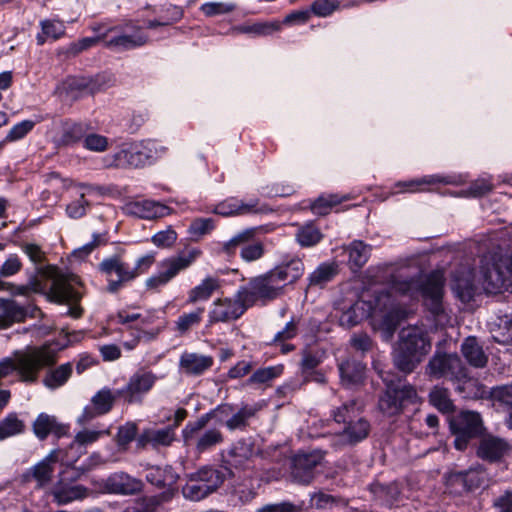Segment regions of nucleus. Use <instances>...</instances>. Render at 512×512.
Wrapping results in <instances>:
<instances>
[{
    "label": "nucleus",
    "instance_id": "c85d7f7f",
    "mask_svg": "<svg viewBox=\"0 0 512 512\" xmlns=\"http://www.w3.org/2000/svg\"><path fill=\"white\" fill-rule=\"evenodd\" d=\"M128 211L139 218L153 219L168 215L170 209L156 201L143 200L132 203L128 206Z\"/></svg>",
    "mask_w": 512,
    "mask_h": 512
},
{
    "label": "nucleus",
    "instance_id": "f3484780",
    "mask_svg": "<svg viewBox=\"0 0 512 512\" xmlns=\"http://www.w3.org/2000/svg\"><path fill=\"white\" fill-rule=\"evenodd\" d=\"M323 459L324 453L320 450L297 454L293 459L292 479L300 484H309L314 478V469Z\"/></svg>",
    "mask_w": 512,
    "mask_h": 512
},
{
    "label": "nucleus",
    "instance_id": "4be33fe9",
    "mask_svg": "<svg viewBox=\"0 0 512 512\" xmlns=\"http://www.w3.org/2000/svg\"><path fill=\"white\" fill-rule=\"evenodd\" d=\"M33 431L40 440L46 439L49 434L61 438L68 434L69 425L58 422L55 416L40 413L33 423Z\"/></svg>",
    "mask_w": 512,
    "mask_h": 512
},
{
    "label": "nucleus",
    "instance_id": "a878e982",
    "mask_svg": "<svg viewBox=\"0 0 512 512\" xmlns=\"http://www.w3.org/2000/svg\"><path fill=\"white\" fill-rule=\"evenodd\" d=\"M341 382L347 388H352L363 383L365 378V365L355 359H347L339 364Z\"/></svg>",
    "mask_w": 512,
    "mask_h": 512
},
{
    "label": "nucleus",
    "instance_id": "c03bdc74",
    "mask_svg": "<svg viewBox=\"0 0 512 512\" xmlns=\"http://www.w3.org/2000/svg\"><path fill=\"white\" fill-rule=\"evenodd\" d=\"M348 252L350 265L359 269L368 261L371 254V246L360 240H355L349 245Z\"/></svg>",
    "mask_w": 512,
    "mask_h": 512
},
{
    "label": "nucleus",
    "instance_id": "680f3d73",
    "mask_svg": "<svg viewBox=\"0 0 512 512\" xmlns=\"http://www.w3.org/2000/svg\"><path fill=\"white\" fill-rule=\"evenodd\" d=\"M341 199L337 195H322L311 205V210L316 215H326L330 209L339 204Z\"/></svg>",
    "mask_w": 512,
    "mask_h": 512
},
{
    "label": "nucleus",
    "instance_id": "6e6d98bb",
    "mask_svg": "<svg viewBox=\"0 0 512 512\" xmlns=\"http://www.w3.org/2000/svg\"><path fill=\"white\" fill-rule=\"evenodd\" d=\"M117 396L109 388H103L92 397L91 404L98 413L106 414L112 409Z\"/></svg>",
    "mask_w": 512,
    "mask_h": 512
},
{
    "label": "nucleus",
    "instance_id": "2eb2a0df",
    "mask_svg": "<svg viewBox=\"0 0 512 512\" xmlns=\"http://www.w3.org/2000/svg\"><path fill=\"white\" fill-rule=\"evenodd\" d=\"M157 380L156 374L141 368L130 376L127 384L117 391V395L122 396L127 403H141Z\"/></svg>",
    "mask_w": 512,
    "mask_h": 512
},
{
    "label": "nucleus",
    "instance_id": "1a4fd4ad",
    "mask_svg": "<svg viewBox=\"0 0 512 512\" xmlns=\"http://www.w3.org/2000/svg\"><path fill=\"white\" fill-rule=\"evenodd\" d=\"M201 255L197 248L189 249L177 256L169 257L163 260L159 266V272L146 280V286L150 289H156L166 285L181 271L190 267Z\"/></svg>",
    "mask_w": 512,
    "mask_h": 512
},
{
    "label": "nucleus",
    "instance_id": "052dcab7",
    "mask_svg": "<svg viewBox=\"0 0 512 512\" xmlns=\"http://www.w3.org/2000/svg\"><path fill=\"white\" fill-rule=\"evenodd\" d=\"M36 121L23 120L13 125L6 134V141L16 142L25 138L35 127Z\"/></svg>",
    "mask_w": 512,
    "mask_h": 512
},
{
    "label": "nucleus",
    "instance_id": "6ab92c4d",
    "mask_svg": "<svg viewBox=\"0 0 512 512\" xmlns=\"http://www.w3.org/2000/svg\"><path fill=\"white\" fill-rule=\"evenodd\" d=\"M106 492L118 495H134L143 488V482L125 472H115L104 481Z\"/></svg>",
    "mask_w": 512,
    "mask_h": 512
},
{
    "label": "nucleus",
    "instance_id": "13d9d810",
    "mask_svg": "<svg viewBox=\"0 0 512 512\" xmlns=\"http://www.w3.org/2000/svg\"><path fill=\"white\" fill-rule=\"evenodd\" d=\"M214 228L215 222L212 218H196L191 222L188 233L192 239L198 240L211 233Z\"/></svg>",
    "mask_w": 512,
    "mask_h": 512
},
{
    "label": "nucleus",
    "instance_id": "58836bf2",
    "mask_svg": "<svg viewBox=\"0 0 512 512\" xmlns=\"http://www.w3.org/2000/svg\"><path fill=\"white\" fill-rule=\"evenodd\" d=\"M177 478V474L170 466L164 468L158 466L151 467L146 474L147 481L157 487H170L176 483Z\"/></svg>",
    "mask_w": 512,
    "mask_h": 512
},
{
    "label": "nucleus",
    "instance_id": "0e129e2a",
    "mask_svg": "<svg viewBox=\"0 0 512 512\" xmlns=\"http://www.w3.org/2000/svg\"><path fill=\"white\" fill-rule=\"evenodd\" d=\"M236 5L226 2H207L201 5V12L207 17H214L218 15L228 14L234 11Z\"/></svg>",
    "mask_w": 512,
    "mask_h": 512
},
{
    "label": "nucleus",
    "instance_id": "f257e3e1",
    "mask_svg": "<svg viewBox=\"0 0 512 512\" xmlns=\"http://www.w3.org/2000/svg\"><path fill=\"white\" fill-rule=\"evenodd\" d=\"M478 285L488 293H496L503 288L512 292V254L503 257L497 250L483 255L478 276L464 267L453 274L452 289L462 302L473 299Z\"/></svg>",
    "mask_w": 512,
    "mask_h": 512
},
{
    "label": "nucleus",
    "instance_id": "bf43d9fd",
    "mask_svg": "<svg viewBox=\"0 0 512 512\" xmlns=\"http://www.w3.org/2000/svg\"><path fill=\"white\" fill-rule=\"evenodd\" d=\"M282 365L269 366L256 370L248 379L249 384H265L281 375Z\"/></svg>",
    "mask_w": 512,
    "mask_h": 512
},
{
    "label": "nucleus",
    "instance_id": "7c9ffc66",
    "mask_svg": "<svg viewBox=\"0 0 512 512\" xmlns=\"http://www.w3.org/2000/svg\"><path fill=\"white\" fill-rule=\"evenodd\" d=\"M218 407L229 408V412L224 416V420L217 422L224 424L230 431L244 429L248 424V420L254 416L256 411L254 408L248 406L242 407L237 412H233V407L228 404L219 405Z\"/></svg>",
    "mask_w": 512,
    "mask_h": 512
},
{
    "label": "nucleus",
    "instance_id": "338daca9",
    "mask_svg": "<svg viewBox=\"0 0 512 512\" xmlns=\"http://www.w3.org/2000/svg\"><path fill=\"white\" fill-rule=\"evenodd\" d=\"M83 145L93 152H104L108 148V139L100 134L91 133L85 136Z\"/></svg>",
    "mask_w": 512,
    "mask_h": 512
},
{
    "label": "nucleus",
    "instance_id": "2f4dec72",
    "mask_svg": "<svg viewBox=\"0 0 512 512\" xmlns=\"http://www.w3.org/2000/svg\"><path fill=\"white\" fill-rule=\"evenodd\" d=\"M220 288V280L216 277H205L198 285L188 292L187 303L195 304L207 301Z\"/></svg>",
    "mask_w": 512,
    "mask_h": 512
},
{
    "label": "nucleus",
    "instance_id": "4c0bfd02",
    "mask_svg": "<svg viewBox=\"0 0 512 512\" xmlns=\"http://www.w3.org/2000/svg\"><path fill=\"white\" fill-rule=\"evenodd\" d=\"M39 25L41 32L36 35L38 45H43L48 39L58 40L65 34L66 27L58 19H44Z\"/></svg>",
    "mask_w": 512,
    "mask_h": 512
},
{
    "label": "nucleus",
    "instance_id": "b1692460",
    "mask_svg": "<svg viewBox=\"0 0 512 512\" xmlns=\"http://www.w3.org/2000/svg\"><path fill=\"white\" fill-rule=\"evenodd\" d=\"M175 440V430L172 427L161 429L149 428L144 430L137 438V444L140 447L147 445L153 448L170 446Z\"/></svg>",
    "mask_w": 512,
    "mask_h": 512
},
{
    "label": "nucleus",
    "instance_id": "5fc2aeb1",
    "mask_svg": "<svg viewBox=\"0 0 512 512\" xmlns=\"http://www.w3.org/2000/svg\"><path fill=\"white\" fill-rule=\"evenodd\" d=\"M255 234V228H248L237 233L231 239L222 244L223 252L228 255L234 254L238 247H243L245 244L249 243L254 238Z\"/></svg>",
    "mask_w": 512,
    "mask_h": 512
},
{
    "label": "nucleus",
    "instance_id": "ea45409f",
    "mask_svg": "<svg viewBox=\"0 0 512 512\" xmlns=\"http://www.w3.org/2000/svg\"><path fill=\"white\" fill-rule=\"evenodd\" d=\"M72 375V365L65 363L59 367L49 370L43 378L45 387L55 390L63 386Z\"/></svg>",
    "mask_w": 512,
    "mask_h": 512
},
{
    "label": "nucleus",
    "instance_id": "473e14b6",
    "mask_svg": "<svg viewBox=\"0 0 512 512\" xmlns=\"http://www.w3.org/2000/svg\"><path fill=\"white\" fill-rule=\"evenodd\" d=\"M466 361L473 367L482 368L487 364L488 357L475 337H468L461 345Z\"/></svg>",
    "mask_w": 512,
    "mask_h": 512
},
{
    "label": "nucleus",
    "instance_id": "0eeeda50",
    "mask_svg": "<svg viewBox=\"0 0 512 512\" xmlns=\"http://www.w3.org/2000/svg\"><path fill=\"white\" fill-rule=\"evenodd\" d=\"M167 148L157 140H143L141 142L125 144L114 154L105 157L109 167L139 168L150 165L162 158Z\"/></svg>",
    "mask_w": 512,
    "mask_h": 512
},
{
    "label": "nucleus",
    "instance_id": "49530a36",
    "mask_svg": "<svg viewBox=\"0 0 512 512\" xmlns=\"http://www.w3.org/2000/svg\"><path fill=\"white\" fill-rule=\"evenodd\" d=\"M203 314L204 308L199 307L194 311L180 315L175 322V328L177 332L181 335H184L192 328L198 326L202 321Z\"/></svg>",
    "mask_w": 512,
    "mask_h": 512
},
{
    "label": "nucleus",
    "instance_id": "4468645a",
    "mask_svg": "<svg viewBox=\"0 0 512 512\" xmlns=\"http://www.w3.org/2000/svg\"><path fill=\"white\" fill-rule=\"evenodd\" d=\"M99 271L105 275L107 280V291L118 292L125 283L135 279V273L129 264L122 261L120 256L113 255L103 259L98 265Z\"/></svg>",
    "mask_w": 512,
    "mask_h": 512
},
{
    "label": "nucleus",
    "instance_id": "aec40b11",
    "mask_svg": "<svg viewBox=\"0 0 512 512\" xmlns=\"http://www.w3.org/2000/svg\"><path fill=\"white\" fill-rule=\"evenodd\" d=\"M370 431V424L364 417H359L355 421L344 424L342 432L336 435L335 446L341 447L353 445L364 440Z\"/></svg>",
    "mask_w": 512,
    "mask_h": 512
},
{
    "label": "nucleus",
    "instance_id": "cd10ccee",
    "mask_svg": "<svg viewBox=\"0 0 512 512\" xmlns=\"http://www.w3.org/2000/svg\"><path fill=\"white\" fill-rule=\"evenodd\" d=\"M179 365L187 374L200 375L213 365V358L208 355L185 352L180 357Z\"/></svg>",
    "mask_w": 512,
    "mask_h": 512
},
{
    "label": "nucleus",
    "instance_id": "7ed1b4c3",
    "mask_svg": "<svg viewBox=\"0 0 512 512\" xmlns=\"http://www.w3.org/2000/svg\"><path fill=\"white\" fill-rule=\"evenodd\" d=\"M47 276L51 278L52 283L47 292L41 282L37 279L31 280L26 285H15L11 283L9 294L11 296H28L30 293H44L47 298L55 303L67 304L69 306L68 314L73 318L81 317L83 309L79 306L82 293L74 285L80 284L78 276L74 274H64L56 268H52Z\"/></svg>",
    "mask_w": 512,
    "mask_h": 512
},
{
    "label": "nucleus",
    "instance_id": "9d476101",
    "mask_svg": "<svg viewBox=\"0 0 512 512\" xmlns=\"http://www.w3.org/2000/svg\"><path fill=\"white\" fill-rule=\"evenodd\" d=\"M387 385L384 395L379 399V409L387 416H394L401 412L406 402L413 403L417 397L416 390L401 380L394 383L388 375L381 374Z\"/></svg>",
    "mask_w": 512,
    "mask_h": 512
},
{
    "label": "nucleus",
    "instance_id": "a19ab883",
    "mask_svg": "<svg viewBox=\"0 0 512 512\" xmlns=\"http://www.w3.org/2000/svg\"><path fill=\"white\" fill-rule=\"evenodd\" d=\"M363 406L357 400H350L343 403L340 407L333 411L332 415L337 423L347 424L362 417Z\"/></svg>",
    "mask_w": 512,
    "mask_h": 512
},
{
    "label": "nucleus",
    "instance_id": "412c9836",
    "mask_svg": "<svg viewBox=\"0 0 512 512\" xmlns=\"http://www.w3.org/2000/svg\"><path fill=\"white\" fill-rule=\"evenodd\" d=\"M509 451V444L502 438L487 435L480 439L477 456L488 462L500 461Z\"/></svg>",
    "mask_w": 512,
    "mask_h": 512
},
{
    "label": "nucleus",
    "instance_id": "6e6552de",
    "mask_svg": "<svg viewBox=\"0 0 512 512\" xmlns=\"http://www.w3.org/2000/svg\"><path fill=\"white\" fill-rule=\"evenodd\" d=\"M425 373L433 379L447 378L453 382H465L467 369L455 353L435 352L426 365Z\"/></svg>",
    "mask_w": 512,
    "mask_h": 512
},
{
    "label": "nucleus",
    "instance_id": "a211bd4d",
    "mask_svg": "<svg viewBox=\"0 0 512 512\" xmlns=\"http://www.w3.org/2000/svg\"><path fill=\"white\" fill-rule=\"evenodd\" d=\"M110 434L109 428L97 426L96 428H84L76 433L73 442L66 451L67 462H75L86 452V447L97 442L103 436Z\"/></svg>",
    "mask_w": 512,
    "mask_h": 512
},
{
    "label": "nucleus",
    "instance_id": "ddd939ff",
    "mask_svg": "<svg viewBox=\"0 0 512 512\" xmlns=\"http://www.w3.org/2000/svg\"><path fill=\"white\" fill-rule=\"evenodd\" d=\"M283 283H280L272 270L252 279L248 288H242L244 299L252 306L257 300L271 301L283 293Z\"/></svg>",
    "mask_w": 512,
    "mask_h": 512
},
{
    "label": "nucleus",
    "instance_id": "9b49d317",
    "mask_svg": "<svg viewBox=\"0 0 512 512\" xmlns=\"http://www.w3.org/2000/svg\"><path fill=\"white\" fill-rule=\"evenodd\" d=\"M450 430L457 450H465L470 440L482 432V419L479 413L461 411L449 420Z\"/></svg>",
    "mask_w": 512,
    "mask_h": 512
},
{
    "label": "nucleus",
    "instance_id": "5701e85b",
    "mask_svg": "<svg viewBox=\"0 0 512 512\" xmlns=\"http://www.w3.org/2000/svg\"><path fill=\"white\" fill-rule=\"evenodd\" d=\"M271 270L274 277H276L280 283H283V287H285L288 284H293L302 277L304 264L301 259L291 257L287 260H283Z\"/></svg>",
    "mask_w": 512,
    "mask_h": 512
},
{
    "label": "nucleus",
    "instance_id": "8fccbe9b",
    "mask_svg": "<svg viewBox=\"0 0 512 512\" xmlns=\"http://www.w3.org/2000/svg\"><path fill=\"white\" fill-rule=\"evenodd\" d=\"M63 188L66 190H77V193L83 194L85 198L88 196H103L108 192V189L104 186L76 182L72 179L63 180Z\"/></svg>",
    "mask_w": 512,
    "mask_h": 512
},
{
    "label": "nucleus",
    "instance_id": "69168bd1",
    "mask_svg": "<svg viewBox=\"0 0 512 512\" xmlns=\"http://www.w3.org/2000/svg\"><path fill=\"white\" fill-rule=\"evenodd\" d=\"M182 491L184 497L192 501H200L210 494L207 488L194 477L183 487Z\"/></svg>",
    "mask_w": 512,
    "mask_h": 512
},
{
    "label": "nucleus",
    "instance_id": "603ef678",
    "mask_svg": "<svg viewBox=\"0 0 512 512\" xmlns=\"http://www.w3.org/2000/svg\"><path fill=\"white\" fill-rule=\"evenodd\" d=\"M337 274V265L334 263H322L309 276L311 285L322 286L331 281Z\"/></svg>",
    "mask_w": 512,
    "mask_h": 512
},
{
    "label": "nucleus",
    "instance_id": "c9c22d12",
    "mask_svg": "<svg viewBox=\"0 0 512 512\" xmlns=\"http://www.w3.org/2000/svg\"><path fill=\"white\" fill-rule=\"evenodd\" d=\"M228 475L229 474L224 469L219 470L212 467H204L197 471L193 477L207 488L208 492L211 494L224 482Z\"/></svg>",
    "mask_w": 512,
    "mask_h": 512
},
{
    "label": "nucleus",
    "instance_id": "e433bc0d",
    "mask_svg": "<svg viewBox=\"0 0 512 512\" xmlns=\"http://www.w3.org/2000/svg\"><path fill=\"white\" fill-rule=\"evenodd\" d=\"M437 183L455 184L456 181L453 177L450 176L442 177L439 175H428L420 179L400 181L396 184V187L400 188L401 192H417L422 191V185H433Z\"/></svg>",
    "mask_w": 512,
    "mask_h": 512
},
{
    "label": "nucleus",
    "instance_id": "79ce46f5",
    "mask_svg": "<svg viewBox=\"0 0 512 512\" xmlns=\"http://www.w3.org/2000/svg\"><path fill=\"white\" fill-rule=\"evenodd\" d=\"M54 500L59 505H64L74 500H79L87 495V489L80 485L57 486L52 492Z\"/></svg>",
    "mask_w": 512,
    "mask_h": 512
},
{
    "label": "nucleus",
    "instance_id": "f8f14e48",
    "mask_svg": "<svg viewBox=\"0 0 512 512\" xmlns=\"http://www.w3.org/2000/svg\"><path fill=\"white\" fill-rule=\"evenodd\" d=\"M250 306V303L244 299L242 288L238 290L234 298L216 299L208 312V325L234 321L241 317Z\"/></svg>",
    "mask_w": 512,
    "mask_h": 512
},
{
    "label": "nucleus",
    "instance_id": "de8ad7c7",
    "mask_svg": "<svg viewBox=\"0 0 512 512\" xmlns=\"http://www.w3.org/2000/svg\"><path fill=\"white\" fill-rule=\"evenodd\" d=\"M73 191L75 198L66 205L65 213L70 219H80L87 214V211L91 207V202L88 198H85L83 194L77 193V190Z\"/></svg>",
    "mask_w": 512,
    "mask_h": 512
},
{
    "label": "nucleus",
    "instance_id": "09e8293b",
    "mask_svg": "<svg viewBox=\"0 0 512 512\" xmlns=\"http://www.w3.org/2000/svg\"><path fill=\"white\" fill-rule=\"evenodd\" d=\"M322 237L320 230L311 222L300 226L296 233V240L302 247L314 246Z\"/></svg>",
    "mask_w": 512,
    "mask_h": 512
},
{
    "label": "nucleus",
    "instance_id": "dca6fc26",
    "mask_svg": "<svg viewBox=\"0 0 512 512\" xmlns=\"http://www.w3.org/2000/svg\"><path fill=\"white\" fill-rule=\"evenodd\" d=\"M257 451L251 440H240L222 453L224 470L232 475V468L237 470L247 469L251 466L253 457Z\"/></svg>",
    "mask_w": 512,
    "mask_h": 512
},
{
    "label": "nucleus",
    "instance_id": "f03ea898",
    "mask_svg": "<svg viewBox=\"0 0 512 512\" xmlns=\"http://www.w3.org/2000/svg\"><path fill=\"white\" fill-rule=\"evenodd\" d=\"M411 310L402 307L392 299L388 292L377 294L373 301L360 299L349 309L344 311L339 318L341 326L350 328L359 324L366 318L371 319V325L382 333L385 340H389L401 320L408 317Z\"/></svg>",
    "mask_w": 512,
    "mask_h": 512
},
{
    "label": "nucleus",
    "instance_id": "20e7f679",
    "mask_svg": "<svg viewBox=\"0 0 512 512\" xmlns=\"http://www.w3.org/2000/svg\"><path fill=\"white\" fill-rule=\"evenodd\" d=\"M443 286L444 277L441 272L404 279L393 276L391 279L393 291L408 296L410 299H417L421 295L425 305L435 316H440L444 311L442 304Z\"/></svg>",
    "mask_w": 512,
    "mask_h": 512
},
{
    "label": "nucleus",
    "instance_id": "37998d69",
    "mask_svg": "<svg viewBox=\"0 0 512 512\" xmlns=\"http://www.w3.org/2000/svg\"><path fill=\"white\" fill-rule=\"evenodd\" d=\"M282 23L279 21L256 22L252 24H243L236 28L240 33L251 34L254 36H268L281 30Z\"/></svg>",
    "mask_w": 512,
    "mask_h": 512
},
{
    "label": "nucleus",
    "instance_id": "39448f33",
    "mask_svg": "<svg viewBox=\"0 0 512 512\" xmlns=\"http://www.w3.org/2000/svg\"><path fill=\"white\" fill-rule=\"evenodd\" d=\"M431 346V339L423 325L403 328L393 352L395 366L404 373H411L430 352Z\"/></svg>",
    "mask_w": 512,
    "mask_h": 512
},
{
    "label": "nucleus",
    "instance_id": "393cba45",
    "mask_svg": "<svg viewBox=\"0 0 512 512\" xmlns=\"http://www.w3.org/2000/svg\"><path fill=\"white\" fill-rule=\"evenodd\" d=\"M257 205L258 200L256 199L244 202L237 198H228L217 204L213 209V212L224 217L244 215L258 212Z\"/></svg>",
    "mask_w": 512,
    "mask_h": 512
},
{
    "label": "nucleus",
    "instance_id": "4d7b16f0",
    "mask_svg": "<svg viewBox=\"0 0 512 512\" xmlns=\"http://www.w3.org/2000/svg\"><path fill=\"white\" fill-rule=\"evenodd\" d=\"M497 329L493 330V338L502 344H512V315L498 318Z\"/></svg>",
    "mask_w": 512,
    "mask_h": 512
},
{
    "label": "nucleus",
    "instance_id": "423d86ee",
    "mask_svg": "<svg viewBox=\"0 0 512 512\" xmlns=\"http://www.w3.org/2000/svg\"><path fill=\"white\" fill-rule=\"evenodd\" d=\"M228 407H216L201 415L196 421L188 422L182 429V438L187 448L193 449L197 454L208 452L224 442V435L219 428H206L208 422L224 420L229 412Z\"/></svg>",
    "mask_w": 512,
    "mask_h": 512
},
{
    "label": "nucleus",
    "instance_id": "774afa93",
    "mask_svg": "<svg viewBox=\"0 0 512 512\" xmlns=\"http://www.w3.org/2000/svg\"><path fill=\"white\" fill-rule=\"evenodd\" d=\"M491 395L494 400L506 406L509 412H512V384L493 388Z\"/></svg>",
    "mask_w": 512,
    "mask_h": 512
},
{
    "label": "nucleus",
    "instance_id": "72a5a7b5",
    "mask_svg": "<svg viewBox=\"0 0 512 512\" xmlns=\"http://www.w3.org/2000/svg\"><path fill=\"white\" fill-rule=\"evenodd\" d=\"M0 328L9 327L14 322H21L26 317L25 309L13 300L0 298Z\"/></svg>",
    "mask_w": 512,
    "mask_h": 512
},
{
    "label": "nucleus",
    "instance_id": "a18cd8bd",
    "mask_svg": "<svg viewBox=\"0 0 512 512\" xmlns=\"http://www.w3.org/2000/svg\"><path fill=\"white\" fill-rule=\"evenodd\" d=\"M87 128V125L83 123L65 122L59 142L62 145L76 143L85 136Z\"/></svg>",
    "mask_w": 512,
    "mask_h": 512
},
{
    "label": "nucleus",
    "instance_id": "bb28decb",
    "mask_svg": "<svg viewBox=\"0 0 512 512\" xmlns=\"http://www.w3.org/2000/svg\"><path fill=\"white\" fill-rule=\"evenodd\" d=\"M59 453V450H52L44 459L30 468L28 474L32 476L39 487H43L51 481Z\"/></svg>",
    "mask_w": 512,
    "mask_h": 512
},
{
    "label": "nucleus",
    "instance_id": "864d4df0",
    "mask_svg": "<svg viewBox=\"0 0 512 512\" xmlns=\"http://www.w3.org/2000/svg\"><path fill=\"white\" fill-rule=\"evenodd\" d=\"M24 423L15 413L8 414L0 421V440L22 433Z\"/></svg>",
    "mask_w": 512,
    "mask_h": 512
},
{
    "label": "nucleus",
    "instance_id": "f704fd0d",
    "mask_svg": "<svg viewBox=\"0 0 512 512\" xmlns=\"http://www.w3.org/2000/svg\"><path fill=\"white\" fill-rule=\"evenodd\" d=\"M148 38L140 32V28L132 35H118L105 41V47L115 50H130L146 44Z\"/></svg>",
    "mask_w": 512,
    "mask_h": 512
},
{
    "label": "nucleus",
    "instance_id": "e2e57ef3",
    "mask_svg": "<svg viewBox=\"0 0 512 512\" xmlns=\"http://www.w3.org/2000/svg\"><path fill=\"white\" fill-rule=\"evenodd\" d=\"M64 89L71 97L76 98L78 95L91 92L90 82L86 78H69L64 82Z\"/></svg>",
    "mask_w": 512,
    "mask_h": 512
},
{
    "label": "nucleus",
    "instance_id": "3c124183",
    "mask_svg": "<svg viewBox=\"0 0 512 512\" xmlns=\"http://www.w3.org/2000/svg\"><path fill=\"white\" fill-rule=\"evenodd\" d=\"M429 401L442 413L453 411L454 405L446 388L435 386L429 394Z\"/></svg>",
    "mask_w": 512,
    "mask_h": 512
},
{
    "label": "nucleus",
    "instance_id": "c756f323",
    "mask_svg": "<svg viewBox=\"0 0 512 512\" xmlns=\"http://www.w3.org/2000/svg\"><path fill=\"white\" fill-rule=\"evenodd\" d=\"M486 473L481 466L454 474L451 481L463 486L465 491H473L484 484Z\"/></svg>",
    "mask_w": 512,
    "mask_h": 512
}]
</instances>
